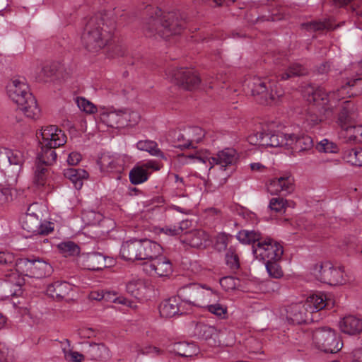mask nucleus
<instances>
[{"mask_svg": "<svg viewBox=\"0 0 362 362\" xmlns=\"http://www.w3.org/2000/svg\"><path fill=\"white\" fill-rule=\"evenodd\" d=\"M136 148L143 151L148 152L150 156L160 158H165L166 156L158 148V144L152 140H141L137 142Z\"/></svg>", "mask_w": 362, "mask_h": 362, "instance_id": "nucleus-37", "label": "nucleus"}, {"mask_svg": "<svg viewBox=\"0 0 362 362\" xmlns=\"http://www.w3.org/2000/svg\"><path fill=\"white\" fill-rule=\"evenodd\" d=\"M225 259L227 266L231 270L236 271L240 268L239 257L235 246L231 245L227 249Z\"/></svg>", "mask_w": 362, "mask_h": 362, "instance_id": "nucleus-44", "label": "nucleus"}, {"mask_svg": "<svg viewBox=\"0 0 362 362\" xmlns=\"http://www.w3.org/2000/svg\"><path fill=\"white\" fill-rule=\"evenodd\" d=\"M14 360L13 351L9 349L5 344H0V361L13 362Z\"/></svg>", "mask_w": 362, "mask_h": 362, "instance_id": "nucleus-56", "label": "nucleus"}, {"mask_svg": "<svg viewBox=\"0 0 362 362\" xmlns=\"http://www.w3.org/2000/svg\"><path fill=\"white\" fill-rule=\"evenodd\" d=\"M72 290L71 285L66 281H55L47 286V293L53 298H64Z\"/></svg>", "mask_w": 362, "mask_h": 362, "instance_id": "nucleus-27", "label": "nucleus"}, {"mask_svg": "<svg viewBox=\"0 0 362 362\" xmlns=\"http://www.w3.org/2000/svg\"><path fill=\"white\" fill-rule=\"evenodd\" d=\"M220 284L226 291L233 290L235 288V279L232 276H225L220 279Z\"/></svg>", "mask_w": 362, "mask_h": 362, "instance_id": "nucleus-63", "label": "nucleus"}, {"mask_svg": "<svg viewBox=\"0 0 362 362\" xmlns=\"http://www.w3.org/2000/svg\"><path fill=\"white\" fill-rule=\"evenodd\" d=\"M62 351L66 361L69 362H83L85 356L78 351L71 349H67L66 347L62 348Z\"/></svg>", "mask_w": 362, "mask_h": 362, "instance_id": "nucleus-54", "label": "nucleus"}, {"mask_svg": "<svg viewBox=\"0 0 362 362\" xmlns=\"http://www.w3.org/2000/svg\"><path fill=\"white\" fill-rule=\"evenodd\" d=\"M76 103L79 109L86 113H93L96 111L95 106L84 98H77Z\"/></svg>", "mask_w": 362, "mask_h": 362, "instance_id": "nucleus-55", "label": "nucleus"}, {"mask_svg": "<svg viewBox=\"0 0 362 362\" xmlns=\"http://www.w3.org/2000/svg\"><path fill=\"white\" fill-rule=\"evenodd\" d=\"M86 356L90 360L106 361L110 358L108 348L104 344H90L86 351Z\"/></svg>", "mask_w": 362, "mask_h": 362, "instance_id": "nucleus-29", "label": "nucleus"}, {"mask_svg": "<svg viewBox=\"0 0 362 362\" xmlns=\"http://www.w3.org/2000/svg\"><path fill=\"white\" fill-rule=\"evenodd\" d=\"M139 260L150 261L162 252L161 246L151 240H138Z\"/></svg>", "mask_w": 362, "mask_h": 362, "instance_id": "nucleus-21", "label": "nucleus"}, {"mask_svg": "<svg viewBox=\"0 0 362 362\" xmlns=\"http://www.w3.org/2000/svg\"><path fill=\"white\" fill-rule=\"evenodd\" d=\"M172 76L180 87L188 90L198 87L201 81L196 71L187 68H180L174 70Z\"/></svg>", "mask_w": 362, "mask_h": 362, "instance_id": "nucleus-14", "label": "nucleus"}, {"mask_svg": "<svg viewBox=\"0 0 362 362\" xmlns=\"http://www.w3.org/2000/svg\"><path fill=\"white\" fill-rule=\"evenodd\" d=\"M293 181L289 174L272 179L267 185V191L273 195L281 192H290L293 190Z\"/></svg>", "mask_w": 362, "mask_h": 362, "instance_id": "nucleus-22", "label": "nucleus"}, {"mask_svg": "<svg viewBox=\"0 0 362 362\" xmlns=\"http://www.w3.org/2000/svg\"><path fill=\"white\" fill-rule=\"evenodd\" d=\"M209 240V235L202 230H194L186 232L182 241L192 247L205 246Z\"/></svg>", "mask_w": 362, "mask_h": 362, "instance_id": "nucleus-28", "label": "nucleus"}, {"mask_svg": "<svg viewBox=\"0 0 362 362\" xmlns=\"http://www.w3.org/2000/svg\"><path fill=\"white\" fill-rule=\"evenodd\" d=\"M287 136H291L292 145L286 146V148L288 149L291 148L293 151L294 156H298L297 153H298L313 150V141L310 136L305 134L301 136L287 134Z\"/></svg>", "mask_w": 362, "mask_h": 362, "instance_id": "nucleus-25", "label": "nucleus"}, {"mask_svg": "<svg viewBox=\"0 0 362 362\" xmlns=\"http://www.w3.org/2000/svg\"><path fill=\"white\" fill-rule=\"evenodd\" d=\"M205 136V132L199 127H189L182 130H171L168 133V139L173 143L175 147L181 150L194 149V152L181 156L190 159L209 158L207 152L197 150L196 144L202 141ZM209 158H214L209 157Z\"/></svg>", "mask_w": 362, "mask_h": 362, "instance_id": "nucleus-3", "label": "nucleus"}, {"mask_svg": "<svg viewBox=\"0 0 362 362\" xmlns=\"http://www.w3.org/2000/svg\"><path fill=\"white\" fill-rule=\"evenodd\" d=\"M138 240L134 239L122 243L120 249L121 257L127 261L139 260Z\"/></svg>", "mask_w": 362, "mask_h": 362, "instance_id": "nucleus-31", "label": "nucleus"}, {"mask_svg": "<svg viewBox=\"0 0 362 362\" xmlns=\"http://www.w3.org/2000/svg\"><path fill=\"white\" fill-rule=\"evenodd\" d=\"M41 136V145L60 147L66 142V136L64 133L54 125L42 127Z\"/></svg>", "mask_w": 362, "mask_h": 362, "instance_id": "nucleus-17", "label": "nucleus"}, {"mask_svg": "<svg viewBox=\"0 0 362 362\" xmlns=\"http://www.w3.org/2000/svg\"><path fill=\"white\" fill-rule=\"evenodd\" d=\"M186 304L182 301L181 298L177 296L171 297L165 300L160 306V314L165 317H172L176 315H182L187 313L185 308Z\"/></svg>", "mask_w": 362, "mask_h": 362, "instance_id": "nucleus-19", "label": "nucleus"}, {"mask_svg": "<svg viewBox=\"0 0 362 362\" xmlns=\"http://www.w3.org/2000/svg\"><path fill=\"white\" fill-rule=\"evenodd\" d=\"M279 260H271L265 262L267 272L270 277L280 279L283 276V270L278 263Z\"/></svg>", "mask_w": 362, "mask_h": 362, "instance_id": "nucleus-47", "label": "nucleus"}, {"mask_svg": "<svg viewBox=\"0 0 362 362\" xmlns=\"http://www.w3.org/2000/svg\"><path fill=\"white\" fill-rule=\"evenodd\" d=\"M247 86L256 100L261 104H268L269 100L275 99V95L273 94L274 84L268 78L253 77Z\"/></svg>", "mask_w": 362, "mask_h": 362, "instance_id": "nucleus-12", "label": "nucleus"}, {"mask_svg": "<svg viewBox=\"0 0 362 362\" xmlns=\"http://www.w3.org/2000/svg\"><path fill=\"white\" fill-rule=\"evenodd\" d=\"M0 265L14 267V256L5 252H0Z\"/></svg>", "mask_w": 362, "mask_h": 362, "instance_id": "nucleus-61", "label": "nucleus"}, {"mask_svg": "<svg viewBox=\"0 0 362 362\" xmlns=\"http://www.w3.org/2000/svg\"><path fill=\"white\" fill-rule=\"evenodd\" d=\"M55 160H37L34 167L33 184L40 188L47 182V167L53 165Z\"/></svg>", "mask_w": 362, "mask_h": 362, "instance_id": "nucleus-24", "label": "nucleus"}, {"mask_svg": "<svg viewBox=\"0 0 362 362\" xmlns=\"http://www.w3.org/2000/svg\"><path fill=\"white\" fill-rule=\"evenodd\" d=\"M316 149L319 152L325 153H337L340 151V148L333 141L324 139L316 145Z\"/></svg>", "mask_w": 362, "mask_h": 362, "instance_id": "nucleus-46", "label": "nucleus"}, {"mask_svg": "<svg viewBox=\"0 0 362 362\" xmlns=\"http://www.w3.org/2000/svg\"><path fill=\"white\" fill-rule=\"evenodd\" d=\"M59 147H54L42 145L41 151L38 153L36 158H57V157H62V155H59L60 151Z\"/></svg>", "mask_w": 362, "mask_h": 362, "instance_id": "nucleus-52", "label": "nucleus"}, {"mask_svg": "<svg viewBox=\"0 0 362 362\" xmlns=\"http://www.w3.org/2000/svg\"><path fill=\"white\" fill-rule=\"evenodd\" d=\"M213 163L211 168H216L218 170H226L228 166L235 163L236 160H212Z\"/></svg>", "mask_w": 362, "mask_h": 362, "instance_id": "nucleus-62", "label": "nucleus"}, {"mask_svg": "<svg viewBox=\"0 0 362 362\" xmlns=\"http://www.w3.org/2000/svg\"><path fill=\"white\" fill-rule=\"evenodd\" d=\"M262 146L277 147L292 145L291 136H287L282 133L273 134L272 132H263L261 140Z\"/></svg>", "mask_w": 362, "mask_h": 362, "instance_id": "nucleus-23", "label": "nucleus"}, {"mask_svg": "<svg viewBox=\"0 0 362 362\" xmlns=\"http://www.w3.org/2000/svg\"><path fill=\"white\" fill-rule=\"evenodd\" d=\"M308 73L307 69L299 64H291L285 71L279 73L276 78L280 80H287L291 77L300 76Z\"/></svg>", "mask_w": 362, "mask_h": 362, "instance_id": "nucleus-41", "label": "nucleus"}, {"mask_svg": "<svg viewBox=\"0 0 362 362\" xmlns=\"http://www.w3.org/2000/svg\"><path fill=\"white\" fill-rule=\"evenodd\" d=\"M115 30V21L107 14L91 17L87 22L81 40L86 49L97 52L108 45Z\"/></svg>", "mask_w": 362, "mask_h": 362, "instance_id": "nucleus-2", "label": "nucleus"}, {"mask_svg": "<svg viewBox=\"0 0 362 362\" xmlns=\"http://www.w3.org/2000/svg\"><path fill=\"white\" fill-rule=\"evenodd\" d=\"M252 252L257 259L264 262L280 260L284 254L283 246L271 238H263L252 246Z\"/></svg>", "mask_w": 362, "mask_h": 362, "instance_id": "nucleus-10", "label": "nucleus"}, {"mask_svg": "<svg viewBox=\"0 0 362 362\" xmlns=\"http://www.w3.org/2000/svg\"><path fill=\"white\" fill-rule=\"evenodd\" d=\"M148 16L145 18L143 29L148 37L159 36L166 39L179 35L185 27V21L177 11L164 13L158 8H147Z\"/></svg>", "mask_w": 362, "mask_h": 362, "instance_id": "nucleus-1", "label": "nucleus"}, {"mask_svg": "<svg viewBox=\"0 0 362 362\" xmlns=\"http://www.w3.org/2000/svg\"><path fill=\"white\" fill-rule=\"evenodd\" d=\"M23 157L22 153L19 151L0 147V158H19Z\"/></svg>", "mask_w": 362, "mask_h": 362, "instance_id": "nucleus-58", "label": "nucleus"}, {"mask_svg": "<svg viewBox=\"0 0 362 362\" xmlns=\"http://www.w3.org/2000/svg\"><path fill=\"white\" fill-rule=\"evenodd\" d=\"M33 259L22 258L14 262V267H16V270L21 272L25 276H30L31 267H33Z\"/></svg>", "mask_w": 362, "mask_h": 362, "instance_id": "nucleus-53", "label": "nucleus"}, {"mask_svg": "<svg viewBox=\"0 0 362 362\" xmlns=\"http://www.w3.org/2000/svg\"><path fill=\"white\" fill-rule=\"evenodd\" d=\"M30 276L35 278H43L51 274L52 266L40 259H33Z\"/></svg>", "mask_w": 362, "mask_h": 362, "instance_id": "nucleus-33", "label": "nucleus"}, {"mask_svg": "<svg viewBox=\"0 0 362 362\" xmlns=\"http://www.w3.org/2000/svg\"><path fill=\"white\" fill-rule=\"evenodd\" d=\"M105 257L100 252H88L79 255L76 263L83 269L99 271L105 268Z\"/></svg>", "mask_w": 362, "mask_h": 362, "instance_id": "nucleus-15", "label": "nucleus"}, {"mask_svg": "<svg viewBox=\"0 0 362 362\" xmlns=\"http://www.w3.org/2000/svg\"><path fill=\"white\" fill-rule=\"evenodd\" d=\"M110 295H111V293L110 291H92L89 295V297L90 299L95 300H101L103 299H107V300H111L113 302H118L119 303H121V304H127V299H125V298L121 299L120 298H111Z\"/></svg>", "mask_w": 362, "mask_h": 362, "instance_id": "nucleus-49", "label": "nucleus"}, {"mask_svg": "<svg viewBox=\"0 0 362 362\" xmlns=\"http://www.w3.org/2000/svg\"><path fill=\"white\" fill-rule=\"evenodd\" d=\"M64 176L69 179L74 187L80 189L83 186V179L88 177V173L82 169L67 168L64 170Z\"/></svg>", "mask_w": 362, "mask_h": 362, "instance_id": "nucleus-40", "label": "nucleus"}, {"mask_svg": "<svg viewBox=\"0 0 362 362\" xmlns=\"http://www.w3.org/2000/svg\"><path fill=\"white\" fill-rule=\"evenodd\" d=\"M172 351L182 357H192L197 354V348L194 343L180 341L173 344Z\"/></svg>", "mask_w": 362, "mask_h": 362, "instance_id": "nucleus-39", "label": "nucleus"}, {"mask_svg": "<svg viewBox=\"0 0 362 362\" xmlns=\"http://www.w3.org/2000/svg\"><path fill=\"white\" fill-rule=\"evenodd\" d=\"M194 334L198 338L205 341L212 340L216 344V338L218 336V330L214 326H211L202 322L197 323L194 327Z\"/></svg>", "mask_w": 362, "mask_h": 362, "instance_id": "nucleus-32", "label": "nucleus"}, {"mask_svg": "<svg viewBox=\"0 0 362 362\" xmlns=\"http://www.w3.org/2000/svg\"><path fill=\"white\" fill-rule=\"evenodd\" d=\"M160 165L156 161L150 160L142 165L134 167L129 172V180L133 185H139L146 182L148 178V171L158 170Z\"/></svg>", "mask_w": 362, "mask_h": 362, "instance_id": "nucleus-18", "label": "nucleus"}, {"mask_svg": "<svg viewBox=\"0 0 362 362\" xmlns=\"http://www.w3.org/2000/svg\"><path fill=\"white\" fill-rule=\"evenodd\" d=\"M23 160H8V164L4 168L5 173L8 176H18L21 170Z\"/></svg>", "mask_w": 362, "mask_h": 362, "instance_id": "nucleus-51", "label": "nucleus"}, {"mask_svg": "<svg viewBox=\"0 0 362 362\" xmlns=\"http://www.w3.org/2000/svg\"><path fill=\"white\" fill-rule=\"evenodd\" d=\"M337 92L339 97L341 96L342 98H344L342 96L344 93L349 94V97L361 94L362 93V78H357L349 80L346 85L342 86Z\"/></svg>", "mask_w": 362, "mask_h": 362, "instance_id": "nucleus-35", "label": "nucleus"}, {"mask_svg": "<svg viewBox=\"0 0 362 362\" xmlns=\"http://www.w3.org/2000/svg\"><path fill=\"white\" fill-rule=\"evenodd\" d=\"M288 202L286 199L282 197L272 198L269 204V208L271 211L276 213L283 214L286 211Z\"/></svg>", "mask_w": 362, "mask_h": 362, "instance_id": "nucleus-50", "label": "nucleus"}, {"mask_svg": "<svg viewBox=\"0 0 362 362\" xmlns=\"http://www.w3.org/2000/svg\"><path fill=\"white\" fill-rule=\"evenodd\" d=\"M144 271L151 276H169L173 272L170 260L160 254L143 264Z\"/></svg>", "mask_w": 362, "mask_h": 362, "instance_id": "nucleus-13", "label": "nucleus"}, {"mask_svg": "<svg viewBox=\"0 0 362 362\" xmlns=\"http://www.w3.org/2000/svg\"><path fill=\"white\" fill-rule=\"evenodd\" d=\"M138 354H142V355H148V354H153V355H159L162 352V351L156 346H152L151 345L145 346L144 347L139 348L137 350Z\"/></svg>", "mask_w": 362, "mask_h": 362, "instance_id": "nucleus-64", "label": "nucleus"}, {"mask_svg": "<svg viewBox=\"0 0 362 362\" xmlns=\"http://www.w3.org/2000/svg\"><path fill=\"white\" fill-rule=\"evenodd\" d=\"M238 240L244 245H256L263 238L262 233L254 230H241L237 235Z\"/></svg>", "mask_w": 362, "mask_h": 362, "instance_id": "nucleus-36", "label": "nucleus"}, {"mask_svg": "<svg viewBox=\"0 0 362 362\" xmlns=\"http://www.w3.org/2000/svg\"><path fill=\"white\" fill-rule=\"evenodd\" d=\"M7 92L9 98L27 117L35 119L40 116V110L37 100L29 91L25 78L13 79L7 86Z\"/></svg>", "mask_w": 362, "mask_h": 362, "instance_id": "nucleus-4", "label": "nucleus"}, {"mask_svg": "<svg viewBox=\"0 0 362 362\" xmlns=\"http://www.w3.org/2000/svg\"><path fill=\"white\" fill-rule=\"evenodd\" d=\"M126 289L131 296L139 298L145 289V284L140 279H133L127 284Z\"/></svg>", "mask_w": 362, "mask_h": 362, "instance_id": "nucleus-43", "label": "nucleus"}, {"mask_svg": "<svg viewBox=\"0 0 362 362\" xmlns=\"http://www.w3.org/2000/svg\"><path fill=\"white\" fill-rule=\"evenodd\" d=\"M57 247L60 252L65 257L79 255V246L72 241H65L60 243Z\"/></svg>", "mask_w": 362, "mask_h": 362, "instance_id": "nucleus-45", "label": "nucleus"}, {"mask_svg": "<svg viewBox=\"0 0 362 362\" xmlns=\"http://www.w3.org/2000/svg\"><path fill=\"white\" fill-rule=\"evenodd\" d=\"M231 235H227L226 233H221L220 234L217 238L216 240V247L219 251L223 250H227V246L228 244V239L230 238Z\"/></svg>", "mask_w": 362, "mask_h": 362, "instance_id": "nucleus-60", "label": "nucleus"}, {"mask_svg": "<svg viewBox=\"0 0 362 362\" xmlns=\"http://www.w3.org/2000/svg\"><path fill=\"white\" fill-rule=\"evenodd\" d=\"M341 332L349 335H356L362 332V320L354 316H345L339 322Z\"/></svg>", "mask_w": 362, "mask_h": 362, "instance_id": "nucleus-26", "label": "nucleus"}, {"mask_svg": "<svg viewBox=\"0 0 362 362\" xmlns=\"http://www.w3.org/2000/svg\"><path fill=\"white\" fill-rule=\"evenodd\" d=\"M304 303L313 316L328 305L326 296L323 293L313 294Z\"/></svg>", "mask_w": 362, "mask_h": 362, "instance_id": "nucleus-30", "label": "nucleus"}, {"mask_svg": "<svg viewBox=\"0 0 362 362\" xmlns=\"http://www.w3.org/2000/svg\"><path fill=\"white\" fill-rule=\"evenodd\" d=\"M303 95L308 102L313 103V107L323 110L326 116L332 114L337 101L341 100L338 92L327 94L322 88L311 85L305 87Z\"/></svg>", "mask_w": 362, "mask_h": 362, "instance_id": "nucleus-6", "label": "nucleus"}, {"mask_svg": "<svg viewBox=\"0 0 362 362\" xmlns=\"http://www.w3.org/2000/svg\"><path fill=\"white\" fill-rule=\"evenodd\" d=\"M312 272L318 281L331 286L345 283L342 268L334 267L329 262L316 264L313 267Z\"/></svg>", "mask_w": 362, "mask_h": 362, "instance_id": "nucleus-9", "label": "nucleus"}, {"mask_svg": "<svg viewBox=\"0 0 362 362\" xmlns=\"http://www.w3.org/2000/svg\"><path fill=\"white\" fill-rule=\"evenodd\" d=\"M203 309L221 319L226 318L228 311L227 307L220 303H206V305L203 307Z\"/></svg>", "mask_w": 362, "mask_h": 362, "instance_id": "nucleus-48", "label": "nucleus"}, {"mask_svg": "<svg viewBox=\"0 0 362 362\" xmlns=\"http://www.w3.org/2000/svg\"><path fill=\"white\" fill-rule=\"evenodd\" d=\"M313 339L316 345L326 353H337L339 351L343 343L335 331L329 327L316 329L313 334Z\"/></svg>", "mask_w": 362, "mask_h": 362, "instance_id": "nucleus-8", "label": "nucleus"}, {"mask_svg": "<svg viewBox=\"0 0 362 362\" xmlns=\"http://www.w3.org/2000/svg\"><path fill=\"white\" fill-rule=\"evenodd\" d=\"M354 105L351 101L344 100L340 103L338 122L341 128L351 124L354 115Z\"/></svg>", "mask_w": 362, "mask_h": 362, "instance_id": "nucleus-34", "label": "nucleus"}, {"mask_svg": "<svg viewBox=\"0 0 362 362\" xmlns=\"http://www.w3.org/2000/svg\"><path fill=\"white\" fill-rule=\"evenodd\" d=\"M11 190L9 188L0 186V207L4 206L12 201Z\"/></svg>", "mask_w": 362, "mask_h": 362, "instance_id": "nucleus-59", "label": "nucleus"}, {"mask_svg": "<svg viewBox=\"0 0 362 362\" xmlns=\"http://www.w3.org/2000/svg\"><path fill=\"white\" fill-rule=\"evenodd\" d=\"M305 29L310 31H321L323 30H331L335 29L331 19H326L324 21H314L303 25Z\"/></svg>", "mask_w": 362, "mask_h": 362, "instance_id": "nucleus-42", "label": "nucleus"}, {"mask_svg": "<svg viewBox=\"0 0 362 362\" xmlns=\"http://www.w3.org/2000/svg\"><path fill=\"white\" fill-rule=\"evenodd\" d=\"M13 267H8L4 275L6 286L9 289V295L19 296L22 294V286L24 285V278Z\"/></svg>", "mask_w": 362, "mask_h": 362, "instance_id": "nucleus-20", "label": "nucleus"}, {"mask_svg": "<svg viewBox=\"0 0 362 362\" xmlns=\"http://www.w3.org/2000/svg\"><path fill=\"white\" fill-rule=\"evenodd\" d=\"M178 296L187 305L203 308L216 300L217 291L206 284L191 283L180 287Z\"/></svg>", "mask_w": 362, "mask_h": 362, "instance_id": "nucleus-5", "label": "nucleus"}, {"mask_svg": "<svg viewBox=\"0 0 362 362\" xmlns=\"http://www.w3.org/2000/svg\"><path fill=\"white\" fill-rule=\"evenodd\" d=\"M286 317L288 321L294 325L308 323L315 320L305 303H294L286 309Z\"/></svg>", "mask_w": 362, "mask_h": 362, "instance_id": "nucleus-16", "label": "nucleus"}, {"mask_svg": "<svg viewBox=\"0 0 362 362\" xmlns=\"http://www.w3.org/2000/svg\"><path fill=\"white\" fill-rule=\"evenodd\" d=\"M315 107H310L305 116V121L310 127L319 124L322 120V118L315 112Z\"/></svg>", "mask_w": 362, "mask_h": 362, "instance_id": "nucleus-57", "label": "nucleus"}, {"mask_svg": "<svg viewBox=\"0 0 362 362\" xmlns=\"http://www.w3.org/2000/svg\"><path fill=\"white\" fill-rule=\"evenodd\" d=\"M38 205L34 203L28 208L25 214L21 217V223L23 230L32 235H48L54 230L53 223L42 222L36 211Z\"/></svg>", "mask_w": 362, "mask_h": 362, "instance_id": "nucleus-7", "label": "nucleus"}, {"mask_svg": "<svg viewBox=\"0 0 362 362\" xmlns=\"http://www.w3.org/2000/svg\"><path fill=\"white\" fill-rule=\"evenodd\" d=\"M341 135L350 142H362V125L351 124L341 128Z\"/></svg>", "mask_w": 362, "mask_h": 362, "instance_id": "nucleus-38", "label": "nucleus"}, {"mask_svg": "<svg viewBox=\"0 0 362 362\" xmlns=\"http://www.w3.org/2000/svg\"><path fill=\"white\" fill-rule=\"evenodd\" d=\"M140 119L138 112L129 109L112 111L102 115L103 121L111 127L122 128L135 125Z\"/></svg>", "mask_w": 362, "mask_h": 362, "instance_id": "nucleus-11", "label": "nucleus"}]
</instances>
